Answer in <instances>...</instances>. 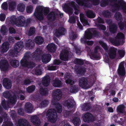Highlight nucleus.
<instances>
[{
  "instance_id": "37998d69",
  "label": "nucleus",
  "mask_w": 126,
  "mask_h": 126,
  "mask_svg": "<svg viewBox=\"0 0 126 126\" xmlns=\"http://www.w3.org/2000/svg\"><path fill=\"white\" fill-rule=\"evenodd\" d=\"M72 123L75 126H79L80 124L81 121L79 118L75 117L73 120Z\"/></svg>"
},
{
  "instance_id": "6e6d98bb",
  "label": "nucleus",
  "mask_w": 126,
  "mask_h": 126,
  "mask_svg": "<svg viewBox=\"0 0 126 126\" xmlns=\"http://www.w3.org/2000/svg\"><path fill=\"white\" fill-rule=\"evenodd\" d=\"M86 69L82 68L79 70V71H77V73L79 76L83 75V73L85 72Z\"/></svg>"
},
{
  "instance_id": "0e129e2a",
  "label": "nucleus",
  "mask_w": 126,
  "mask_h": 126,
  "mask_svg": "<svg viewBox=\"0 0 126 126\" xmlns=\"http://www.w3.org/2000/svg\"><path fill=\"white\" fill-rule=\"evenodd\" d=\"M65 82L66 83L69 84L71 85V76H67L65 78Z\"/></svg>"
},
{
  "instance_id": "b1692460",
  "label": "nucleus",
  "mask_w": 126,
  "mask_h": 126,
  "mask_svg": "<svg viewBox=\"0 0 126 126\" xmlns=\"http://www.w3.org/2000/svg\"><path fill=\"white\" fill-rule=\"evenodd\" d=\"M23 47V44L21 42H18L16 43L14 46V48L17 51V52L19 53Z\"/></svg>"
},
{
  "instance_id": "79ce46f5",
  "label": "nucleus",
  "mask_w": 126,
  "mask_h": 126,
  "mask_svg": "<svg viewBox=\"0 0 126 126\" xmlns=\"http://www.w3.org/2000/svg\"><path fill=\"white\" fill-rule=\"evenodd\" d=\"M25 9V6L22 3H19L17 6V9L19 12H23Z\"/></svg>"
},
{
  "instance_id": "f3484780",
  "label": "nucleus",
  "mask_w": 126,
  "mask_h": 126,
  "mask_svg": "<svg viewBox=\"0 0 126 126\" xmlns=\"http://www.w3.org/2000/svg\"><path fill=\"white\" fill-rule=\"evenodd\" d=\"M35 43L30 39H28L25 42V45L26 48L29 49L33 48L35 46Z\"/></svg>"
},
{
  "instance_id": "6ab92c4d",
  "label": "nucleus",
  "mask_w": 126,
  "mask_h": 126,
  "mask_svg": "<svg viewBox=\"0 0 126 126\" xmlns=\"http://www.w3.org/2000/svg\"><path fill=\"white\" fill-rule=\"evenodd\" d=\"M83 119L85 122H88L94 121L93 115L89 113H87L84 115Z\"/></svg>"
},
{
  "instance_id": "ea45409f",
  "label": "nucleus",
  "mask_w": 126,
  "mask_h": 126,
  "mask_svg": "<svg viewBox=\"0 0 126 126\" xmlns=\"http://www.w3.org/2000/svg\"><path fill=\"white\" fill-rule=\"evenodd\" d=\"M10 103L8 101H5L4 99L1 102V104L3 108L5 110L7 109L8 108H9V104Z\"/></svg>"
},
{
  "instance_id": "c03bdc74",
  "label": "nucleus",
  "mask_w": 126,
  "mask_h": 126,
  "mask_svg": "<svg viewBox=\"0 0 126 126\" xmlns=\"http://www.w3.org/2000/svg\"><path fill=\"white\" fill-rule=\"evenodd\" d=\"M34 14L36 18L39 20L41 21L43 19L44 17L42 13H34Z\"/></svg>"
},
{
  "instance_id": "2eb2a0df",
  "label": "nucleus",
  "mask_w": 126,
  "mask_h": 126,
  "mask_svg": "<svg viewBox=\"0 0 126 126\" xmlns=\"http://www.w3.org/2000/svg\"><path fill=\"white\" fill-rule=\"evenodd\" d=\"M51 58V56L50 54H44L42 56V61L43 63L47 64L50 61Z\"/></svg>"
},
{
  "instance_id": "774afa93",
  "label": "nucleus",
  "mask_w": 126,
  "mask_h": 126,
  "mask_svg": "<svg viewBox=\"0 0 126 126\" xmlns=\"http://www.w3.org/2000/svg\"><path fill=\"white\" fill-rule=\"evenodd\" d=\"M1 7L4 10H7L8 8L7 3L6 2L3 3L1 5Z\"/></svg>"
},
{
  "instance_id": "39448f33",
  "label": "nucleus",
  "mask_w": 126,
  "mask_h": 126,
  "mask_svg": "<svg viewBox=\"0 0 126 126\" xmlns=\"http://www.w3.org/2000/svg\"><path fill=\"white\" fill-rule=\"evenodd\" d=\"M117 0H101L100 3L101 6L104 7L109 5L111 6V10L114 12V7L116 4Z\"/></svg>"
},
{
  "instance_id": "bf43d9fd",
  "label": "nucleus",
  "mask_w": 126,
  "mask_h": 126,
  "mask_svg": "<svg viewBox=\"0 0 126 126\" xmlns=\"http://www.w3.org/2000/svg\"><path fill=\"white\" fill-rule=\"evenodd\" d=\"M10 55V56H15L17 55L18 52H17V51L15 49L10 50L9 51Z\"/></svg>"
},
{
  "instance_id": "423d86ee",
  "label": "nucleus",
  "mask_w": 126,
  "mask_h": 126,
  "mask_svg": "<svg viewBox=\"0 0 126 126\" xmlns=\"http://www.w3.org/2000/svg\"><path fill=\"white\" fill-rule=\"evenodd\" d=\"M93 35L96 36L99 35L100 33L95 29H87L85 32V38L90 39L92 38Z\"/></svg>"
},
{
  "instance_id": "412c9836",
  "label": "nucleus",
  "mask_w": 126,
  "mask_h": 126,
  "mask_svg": "<svg viewBox=\"0 0 126 126\" xmlns=\"http://www.w3.org/2000/svg\"><path fill=\"white\" fill-rule=\"evenodd\" d=\"M9 44L7 42H5L2 45L1 47V51L3 53L6 52L9 49Z\"/></svg>"
},
{
  "instance_id": "ddd939ff",
  "label": "nucleus",
  "mask_w": 126,
  "mask_h": 126,
  "mask_svg": "<svg viewBox=\"0 0 126 126\" xmlns=\"http://www.w3.org/2000/svg\"><path fill=\"white\" fill-rule=\"evenodd\" d=\"M2 84L3 87L6 89H10L12 87L11 81L7 78H5L3 79V80Z\"/></svg>"
},
{
  "instance_id": "f257e3e1",
  "label": "nucleus",
  "mask_w": 126,
  "mask_h": 126,
  "mask_svg": "<svg viewBox=\"0 0 126 126\" xmlns=\"http://www.w3.org/2000/svg\"><path fill=\"white\" fill-rule=\"evenodd\" d=\"M54 99L51 101V104L55 105V109H49L46 113V116L49 121L51 123H54L56 121L57 117V112L58 113H61L62 111V106L58 102Z\"/></svg>"
},
{
  "instance_id": "58836bf2",
  "label": "nucleus",
  "mask_w": 126,
  "mask_h": 126,
  "mask_svg": "<svg viewBox=\"0 0 126 126\" xmlns=\"http://www.w3.org/2000/svg\"><path fill=\"white\" fill-rule=\"evenodd\" d=\"M87 16L90 18H93L95 16V15L91 10H89L86 12Z\"/></svg>"
},
{
  "instance_id": "7ed1b4c3",
  "label": "nucleus",
  "mask_w": 126,
  "mask_h": 126,
  "mask_svg": "<svg viewBox=\"0 0 126 126\" xmlns=\"http://www.w3.org/2000/svg\"><path fill=\"white\" fill-rule=\"evenodd\" d=\"M31 22L30 18H28L26 20L25 17L20 16L17 18L16 26L18 27L24 26L27 27Z\"/></svg>"
},
{
  "instance_id": "72a5a7b5",
  "label": "nucleus",
  "mask_w": 126,
  "mask_h": 126,
  "mask_svg": "<svg viewBox=\"0 0 126 126\" xmlns=\"http://www.w3.org/2000/svg\"><path fill=\"white\" fill-rule=\"evenodd\" d=\"M109 29L110 32L114 33L117 31V27L115 24L113 23L109 26Z\"/></svg>"
},
{
  "instance_id": "e433bc0d",
  "label": "nucleus",
  "mask_w": 126,
  "mask_h": 126,
  "mask_svg": "<svg viewBox=\"0 0 126 126\" xmlns=\"http://www.w3.org/2000/svg\"><path fill=\"white\" fill-rule=\"evenodd\" d=\"M80 18L81 21L82 23L84 26L88 25V21L84 17L83 14H81L80 15Z\"/></svg>"
},
{
  "instance_id": "69168bd1",
  "label": "nucleus",
  "mask_w": 126,
  "mask_h": 126,
  "mask_svg": "<svg viewBox=\"0 0 126 126\" xmlns=\"http://www.w3.org/2000/svg\"><path fill=\"white\" fill-rule=\"evenodd\" d=\"M99 43L105 50H108L107 46L106 43H104L101 41H99Z\"/></svg>"
},
{
  "instance_id": "8fccbe9b",
  "label": "nucleus",
  "mask_w": 126,
  "mask_h": 126,
  "mask_svg": "<svg viewBox=\"0 0 126 126\" xmlns=\"http://www.w3.org/2000/svg\"><path fill=\"white\" fill-rule=\"evenodd\" d=\"M35 89V85H32L26 88L27 92L29 93L32 92L34 91Z\"/></svg>"
},
{
  "instance_id": "603ef678",
  "label": "nucleus",
  "mask_w": 126,
  "mask_h": 126,
  "mask_svg": "<svg viewBox=\"0 0 126 126\" xmlns=\"http://www.w3.org/2000/svg\"><path fill=\"white\" fill-rule=\"evenodd\" d=\"M35 31V29L34 27H31L28 31V35L29 36H31L33 35Z\"/></svg>"
},
{
  "instance_id": "338daca9",
  "label": "nucleus",
  "mask_w": 126,
  "mask_h": 126,
  "mask_svg": "<svg viewBox=\"0 0 126 126\" xmlns=\"http://www.w3.org/2000/svg\"><path fill=\"white\" fill-rule=\"evenodd\" d=\"M35 74L38 75H39L41 74L42 72L41 69L39 68H36L35 69Z\"/></svg>"
},
{
  "instance_id": "a211bd4d",
  "label": "nucleus",
  "mask_w": 126,
  "mask_h": 126,
  "mask_svg": "<svg viewBox=\"0 0 126 126\" xmlns=\"http://www.w3.org/2000/svg\"><path fill=\"white\" fill-rule=\"evenodd\" d=\"M31 120L33 124L36 126H39L41 123L40 119L39 117L36 116H34L31 117Z\"/></svg>"
},
{
  "instance_id": "a18cd8bd",
  "label": "nucleus",
  "mask_w": 126,
  "mask_h": 126,
  "mask_svg": "<svg viewBox=\"0 0 126 126\" xmlns=\"http://www.w3.org/2000/svg\"><path fill=\"white\" fill-rule=\"evenodd\" d=\"M7 32V29L5 25H3L0 29V32L2 35H5L6 34Z\"/></svg>"
},
{
  "instance_id": "dca6fc26",
  "label": "nucleus",
  "mask_w": 126,
  "mask_h": 126,
  "mask_svg": "<svg viewBox=\"0 0 126 126\" xmlns=\"http://www.w3.org/2000/svg\"><path fill=\"white\" fill-rule=\"evenodd\" d=\"M117 49L113 47H111L108 50V54L110 58L112 59H114L116 55Z\"/></svg>"
},
{
  "instance_id": "2f4dec72",
  "label": "nucleus",
  "mask_w": 126,
  "mask_h": 126,
  "mask_svg": "<svg viewBox=\"0 0 126 126\" xmlns=\"http://www.w3.org/2000/svg\"><path fill=\"white\" fill-rule=\"evenodd\" d=\"M90 0H76V2L80 5L88 7L87 3Z\"/></svg>"
},
{
  "instance_id": "0eeeda50",
  "label": "nucleus",
  "mask_w": 126,
  "mask_h": 126,
  "mask_svg": "<svg viewBox=\"0 0 126 126\" xmlns=\"http://www.w3.org/2000/svg\"><path fill=\"white\" fill-rule=\"evenodd\" d=\"M115 7H114V12L119 9H122L124 12L126 13V4L122 0H119L116 2Z\"/></svg>"
},
{
  "instance_id": "7c9ffc66",
  "label": "nucleus",
  "mask_w": 126,
  "mask_h": 126,
  "mask_svg": "<svg viewBox=\"0 0 126 126\" xmlns=\"http://www.w3.org/2000/svg\"><path fill=\"white\" fill-rule=\"evenodd\" d=\"M8 100L10 104H15L17 100V97L16 94H14L13 95H11L8 99Z\"/></svg>"
},
{
  "instance_id": "864d4df0",
  "label": "nucleus",
  "mask_w": 126,
  "mask_h": 126,
  "mask_svg": "<svg viewBox=\"0 0 126 126\" xmlns=\"http://www.w3.org/2000/svg\"><path fill=\"white\" fill-rule=\"evenodd\" d=\"M103 14L105 17L110 18L111 16L110 12L108 10L104 11L103 12Z\"/></svg>"
},
{
  "instance_id": "c9c22d12",
  "label": "nucleus",
  "mask_w": 126,
  "mask_h": 126,
  "mask_svg": "<svg viewBox=\"0 0 126 126\" xmlns=\"http://www.w3.org/2000/svg\"><path fill=\"white\" fill-rule=\"evenodd\" d=\"M81 107L82 110L84 111L88 110L91 108V105L88 103H84L83 104Z\"/></svg>"
},
{
  "instance_id": "4d7b16f0",
  "label": "nucleus",
  "mask_w": 126,
  "mask_h": 126,
  "mask_svg": "<svg viewBox=\"0 0 126 126\" xmlns=\"http://www.w3.org/2000/svg\"><path fill=\"white\" fill-rule=\"evenodd\" d=\"M74 62L75 64H79L80 65H82L84 63V62L83 61L80 59H75Z\"/></svg>"
},
{
  "instance_id": "09e8293b",
  "label": "nucleus",
  "mask_w": 126,
  "mask_h": 126,
  "mask_svg": "<svg viewBox=\"0 0 126 126\" xmlns=\"http://www.w3.org/2000/svg\"><path fill=\"white\" fill-rule=\"evenodd\" d=\"M39 93L42 95H45L48 94V91L46 89L43 88H41L39 89Z\"/></svg>"
},
{
  "instance_id": "052dcab7",
  "label": "nucleus",
  "mask_w": 126,
  "mask_h": 126,
  "mask_svg": "<svg viewBox=\"0 0 126 126\" xmlns=\"http://www.w3.org/2000/svg\"><path fill=\"white\" fill-rule=\"evenodd\" d=\"M43 11V8L42 6H39L36 7L35 12L34 13H42Z\"/></svg>"
},
{
  "instance_id": "bb28decb",
  "label": "nucleus",
  "mask_w": 126,
  "mask_h": 126,
  "mask_svg": "<svg viewBox=\"0 0 126 126\" xmlns=\"http://www.w3.org/2000/svg\"><path fill=\"white\" fill-rule=\"evenodd\" d=\"M50 79L49 76L45 77L42 80L43 85L46 87L49 84Z\"/></svg>"
},
{
  "instance_id": "473e14b6",
  "label": "nucleus",
  "mask_w": 126,
  "mask_h": 126,
  "mask_svg": "<svg viewBox=\"0 0 126 126\" xmlns=\"http://www.w3.org/2000/svg\"><path fill=\"white\" fill-rule=\"evenodd\" d=\"M76 81L71 80V93H75L78 92L79 89L78 85H72V83L74 84Z\"/></svg>"
},
{
  "instance_id": "6e6552de",
  "label": "nucleus",
  "mask_w": 126,
  "mask_h": 126,
  "mask_svg": "<svg viewBox=\"0 0 126 126\" xmlns=\"http://www.w3.org/2000/svg\"><path fill=\"white\" fill-rule=\"evenodd\" d=\"M63 9L66 12L68 13L69 16L68 21L71 23V2L69 3H65L62 6Z\"/></svg>"
},
{
  "instance_id": "de8ad7c7",
  "label": "nucleus",
  "mask_w": 126,
  "mask_h": 126,
  "mask_svg": "<svg viewBox=\"0 0 126 126\" xmlns=\"http://www.w3.org/2000/svg\"><path fill=\"white\" fill-rule=\"evenodd\" d=\"M114 17L115 19L118 21H122V16L120 12L116 13L114 15Z\"/></svg>"
},
{
  "instance_id": "1a4fd4ad",
  "label": "nucleus",
  "mask_w": 126,
  "mask_h": 126,
  "mask_svg": "<svg viewBox=\"0 0 126 126\" xmlns=\"http://www.w3.org/2000/svg\"><path fill=\"white\" fill-rule=\"evenodd\" d=\"M79 85L82 88H87L88 85V81L87 79L84 77L81 78L79 81Z\"/></svg>"
},
{
  "instance_id": "5fc2aeb1",
  "label": "nucleus",
  "mask_w": 126,
  "mask_h": 126,
  "mask_svg": "<svg viewBox=\"0 0 126 126\" xmlns=\"http://www.w3.org/2000/svg\"><path fill=\"white\" fill-rule=\"evenodd\" d=\"M118 25L121 30H123L126 28V19L125 20L123 23H118Z\"/></svg>"
},
{
  "instance_id": "f704fd0d",
  "label": "nucleus",
  "mask_w": 126,
  "mask_h": 126,
  "mask_svg": "<svg viewBox=\"0 0 126 126\" xmlns=\"http://www.w3.org/2000/svg\"><path fill=\"white\" fill-rule=\"evenodd\" d=\"M44 42L43 38L41 36H37L35 38V42L38 45H41Z\"/></svg>"
},
{
  "instance_id": "49530a36",
  "label": "nucleus",
  "mask_w": 126,
  "mask_h": 126,
  "mask_svg": "<svg viewBox=\"0 0 126 126\" xmlns=\"http://www.w3.org/2000/svg\"><path fill=\"white\" fill-rule=\"evenodd\" d=\"M16 5V3L15 1H12L9 3V9L10 11H13L15 9Z\"/></svg>"
},
{
  "instance_id": "9b49d317",
  "label": "nucleus",
  "mask_w": 126,
  "mask_h": 126,
  "mask_svg": "<svg viewBox=\"0 0 126 126\" xmlns=\"http://www.w3.org/2000/svg\"><path fill=\"white\" fill-rule=\"evenodd\" d=\"M69 51L66 49L63 50L60 54V59L63 61H67L68 58Z\"/></svg>"
},
{
  "instance_id": "20e7f679",
  "label": "nucleus",
  "mask_w": 126,
  "mask_h": 126,
  "mask_svg": "<svg viewBox=\"0 0 126 126\" xmlns=\"http://www.w3.org/2000/svg\"><path fill=\"white\" fill-rule=\"evenodd\" d=\"M124 36V34L122 33H118L115 38H110L109 40L113 45L118 46L120 44L121 40L123 39Z\"/></svg>"
},
{
  "instance_id": "680f3d73",
  "label": "nucleus",
  "mask_w": 126,
  "mask_h": 126,
  "mask_svg": "<svg viewBox=\"0 0 126 126\" xmlns=\"http://www.w3.org/2000/svg\"><path fill=\"white\" fill-rule=\"evenodd\" d=\"M3 95L4 97L7 98L8 99L11 95L9 91H6L4 92L3 94Z\"/></svg>"
},
{
  "instance_id": "c85d7f7f",
  "label": "nucleus",
  "mask_w": 126,
  "mask_h": 126,
  "mask_svg": "<svg viewBox=\"0 0 126 126\" xmlns=\"http://www.w3.org/2000/svg\"><path fill=\"white\" fill-rule=\"evenodd\" d=\"M10 63L12 66L14 68H16L19 65V61L16 60L11 59L10 60Z\"/></svg>"
},
{
  "instance_id": "cd10ccee",
  "label": "nucleus",
  "mask_w": 126,
  "mask_h": 126,
  "mask_svg": "<svg viewBox=\"0 0 126 126\" xmlns=\"http://www.w3.org/2000/svg\"><path fill=\"white\" fill-rule=\"evenodd\" d=\"M56 18L55 13L53 12H50L47 16L48 20L49 21H54L55 20Z\"/></svg>"
},
{
  "instance_id": "5701e85b",
  "label": "nucleus",
  "mask_w": 126,
  "mask_h": 126,
  "mask_svg": "<svg viewBox=\"0 0 126 126\" xmlns=\"http://www.w3.org/2000/svg\"><path fill=\"white\" fill-rule=\"evenodd\" d=\"M52 85L55 87L60 88L62 86V82L58 78H56L53 81Z\"/></svg>"
},
{
  "instance_id": "aec40b11",
  "label": "nucleus",
  "mask_w": 126,
  "mask_h": 126,
  "mask_svg": "<svg viewBox=\"0 0 126 126\" xmlns=\"http://www.w3.org/2000/svg\"><path fill=\"white\" fill-rule=\"evenodd\" d=\"M48 50L50 52L53 53L56 51L57 47L56 45L54 43L49 44L47 46Z\"/></svg>"
},
{
  "instance_id": "393cba45",
  "label": "nucleus",
  "mask_w": 126,
  "mask_h": 126,
  "mask_svg": "<svg viewBox=\"0 0 126 126\" xmlns=\"http://www.w3.org/2000/svg\"><path fill=\"white\" fill-rule=\"evenodd\" d=\"M33 107L30 102L26 103L25 106V109L26 112L29 113H31L33 110Z\"/></svg>"
},
{
  "instance_id": "a19ab883",
  "label": "nucleus",
  "mask_w": 126,
  "mask_h": 126,
  "mask_svg": "<svg viewBox=\"0 0 126 126\" xmlns=\"http://www.w3.org/2000/svg\"><path fill=\"white\" fill-rule=\"evenodd\" d=\"M73 7L75 11L74 13L76 15H78L79 13L78 8L79 6L77 5L75 2L71 1V7Z\"/></svg>"
},
{
  "instance_id": "e2e57ef3",
  "label": "nucleus",
  "mask_w": 126,
  "mask_h": 126,
  "mask_svg": "<svg viewBox=\"0 0 126 126\" xmlns=\"http://www.w3.org/2000/svg\"><path fill=\"white\" fill-rule=\"evenodd\" d=\"M33 9V6L30 5L28 6L26 8V11L28 13H31L32 12Z\"/></svg>"
},
{
  "instance_id": "4468645a",
  "label": "nucleus",
  "mask_w": 126,
  "mask_h": 126,
  "mask_svg": "<svg viewBox=\"0 0 126 126\" xmlns=\"http://www.w3.org/2000/svg\"><path fill=\"white\" fill-rule=\"evenodd\" d=\"M8 65L7 62L5 60H1L0 62V68L1 70L3 71L7 70Z\"/></svg>"
},
{
  "instance_id": "c756f323",
  "label": "nucleus",
  "mask_w": 126,
  "mask_h": 126,
  "mask_svg": "<svg viewBox=\"0 0 126 126\" xmlns=\"http://www.w3.org/2000/svg\"><path fill=\"white\" fill-rule=\"evenodd\" d=\"M42 50L40 48H37L34 53L33 57L38 58L42 55Z\"/></svg>"
},
{
  "instance_id": "4c0bfd02",
  "label": "nucleus",
  "mask_w": 126,
  "mask_h": 126,
  "mask_svg": "<svg viewBox=\"0 0 126 126\" xmlns=\"http://www.w3.org/2000/svg\"><path fill=\"white\" fill-rule=\"evenodd\" d=\"M17 20V18H16L15 16H12L10 18L9 23L12 25H15L16 26Z\"/></svg>"
},
{
  "instance_id": "4be33fe9",
  "label": "nucleus",
  "mask_w": 126,
  "mask_h": 126,
  "mask_svg": "<svg viewBox=\"0 0 126 126\" xmlns=\"http://www.w3.org/2000/svg\"><path fill=\"white\" fill-rule=\"evenodd\" d=\"M118 73L121 75L123 76L125 74V69L122 63H120L118 70Z\"/></svg>"
},
{
  "instance_id": "f03ea898",
  "label": "nucleus",
  "mask_w": 126,
  "mask_h": 126,
  "mask_svg": "<svg viewBox=\"0 0 126 126\" xmlns=\"http://www.w3.org/2000/svg\"><path fill=\"white\" fill-rule=\"evenodd\" d=\"M31 59V54L29 52H26L25 54L24 58L20 61L21 66L28 69H32L35 66V63L32 61H28V60Z\"/></svg>"
},
{
  "instance_id": "f8f14e48",
  "label": "nucleus",
  "mask_w": 126,
  "mask_h": 126,
  "mask_svg": "<svg viewBox=\"0 0 126 126\" xmlns=\"http://www.w3.org/2000/svg\"><path fill=\"white\" fill-rule=\"evenodd\" d=\"M66 32L65 29L63 27H60L56 30L55 35L57 38L64 35Z\"/></svg>"
},
{
  "instance_id": "13d9d810",
  "label": "nucleus",
  "mask_w": 126,
  "mask_h": 126,
  "mask_svg": "<svg viewBox=\"0 0 126 126\" xmlns=\"http://www.w3.org/2000/svg\"><path fill=\"white\" fill-rule=\"evenodd\" d=\"M125 107L123 105H120L118 106L117 108V110L118 111L121 112L123 113L124 111V109Z\"/></svg>"
},
{
  "instance_id": "9d476101",
  "label": "nucleus",
  "mask_w": 126,
  "mask_h": 126,
  "mask_svg": "<svg viewBox=\"0 0 126 126\" xmlns=\"http://www.w3.org/2000/svg\"><path fill=\"white\" fill-rule=\"evenodd\" d=\"M52 97L54 100H59L62 98V91L59 89L53 91Z\"/></svg>"
},
{
  "instance_id": "3c124183",
  "label": "nucleus",
  "mask_w": 126,
  "mask_h": 126,
  "mask_svg": "<svg viewBox=\"0 0 126 126\" xmlns=\"http://www.w3.org/2000/svg\"><path fill=\"white\" fill-rule=\"evenodd\" d=\"M49 102V101L47 100L44 99L42 101L40 105L41 107H45L48 105Z\"/></svg>"
},
{
  "instance_id": "a878e982",
  "label": "nucleus",
  "mask_w": 126,
  "mask_h": 126,
  "mask_svg": "<svg viewBox=\"0 0 126 126\" xmlns=\"http://www.w3.org/2000/svg\"><path fill=\"white\" fill-rule=\"evenodd\" d=\"M18 123L19 126H31L28 122L25 119H20L18 121Z\"/></svg>"
}]
</instances>
